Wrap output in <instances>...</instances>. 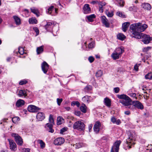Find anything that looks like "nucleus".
<instances>
[{
	"label": "nucleus",
	"mask_w": 152,
	"mask_h": 152,
	"mask_svg": "<svg viewBox=\"0 0 152 152\" xmlns=\"http://www.w3.org/2000/svg\"><path fill=\"white\" fill-rule=\"evenodd\" d=\"M23 12H24L26 17H28L29 15V11L28 10L26 9H24L23 10Z\"/></svg>",
	"instance_id": "nucleus-48"
},
{
	"label": "nucleus",
	"mask_w": 152,
	"mask_h": 152,
	"mask_svg": "<svg viewBox=\"0 0 152 152\" xmlns=\"http://www.w3.org/2000/svg\"><path fill=\"white\" fill-rule=\"evenodd\" d=\"M111 121L113 124H115L116 122V119L114 117H112L111 119Z\"/></svg>",
	"instance_id": "nucleus-54"
},
{
	"label": "nucleus",
	"mask_w": 152,
	"mask_h": 152,
	"mask_svg": "<svg viewBox=\"0 0 152 152\" xmlns=\"http://www.w3.org/2000/svg\"><path fill=\"white\" fill-rule=\"evenodd\" d=\"M41 67L42 70L43 72L46 74L49 68L48 64L45 61H44L41 64Z\"/></svg>",
	"instance_id": "nucleus-12"
},
{
	"label": "nucleus",
	"mask_w": 152,
	"mask_h": 152,
	"mask_svg": "<svg viewBox=\"0 0 152 152\" xmlns=\"http://www.w3.org/2000/svg\"><path fill=\"white\" fill-rule=\"evenodd\" d=\"M11 136L14 137L15 140L18 145H23V139L18 134L12 133L11 134Z\"/></svg>",
	"instance_id": "nucleus-6"
},
{
	"label": "nucleus",
	"mask_w": 152,
	"mask_h": 152,
	"mask_svg": "<svg viewBox=\"0 0 152 152\" xmlns=\"http://www.w3.org/2000/svg\"><path fill=\"white\" fill-rule=\"evenodd\" d=\"M102 75V72L101 70H98L96 73V76L97 77H100Z\"/></svg>",
	"instance_id": "nucleus-44"
},
{
	"label": "nucleus",
	"mask_w": 152,
	"mask_h": 152,
	"mask_svg": "<svg viewBox=\"0 0 152 152\" xmlns=\"http://www.w3.org/2000/svg\"><path fill=\"white\" fill-rule=\"evenodd\" d=\"M106 13L107 16L109 17H111L113 15V12L112 11L109 12L107 10L106 12Z\"/></svg>",
	"instance_id": "nucleus-39"
},
{
	"label": "nucleus",
	"mask_w": 152,
	"mask_h": 152,
	"mask_svg": "<svg viewBox=\"0 0 152 152\" xmlns=\"http://www.w3.org/2000/svg\"><path fill=\"white\" fill-rule=\"evenodd\" d=\"M64 141V139L62 137H59L56 139L54 142V144L56 145H61Z\"/></svg>",
	"instance_id": "nucleus-13"
},
{
	"label": "nucleus",
	"mask_w": 152,
	"mask_h": 152,
	"mask_svg": "<svg viewBox=\"0 0 152 152\" xmlns=\"http://www.w3.org/2000/svg\"><path fill=\"white\" fill-rule=\"evenodd\" d=\"M117 2V4L118 6L123 7L124 5V1L123 0H115Z\"/></svg>",
	"instance_id": "nucleus-32"
},
{
	"label": "nucleus",
	"mask_w": 152,
	"mask_h": 152,
	"mask_svg": "<svg viewBox=\"0 0 152 152\" xmlns=\"http://www.w3.org/2000/svg\"><path fill=\"white\" fill-rule=\"evenodd\" d=\"M83 12L84 13L87 14L91 12V8L89 7V5L86 4L84 5L83 7Z\"/></svg>",
	"instance_id": "nucleus-17"
},
{
	"label": "nucleus",
	"mask_w": 152,
	"mask_h": 152,
	"mask_svg": "<svg viewBox=\"0 0 152 152\" xmlns=\"http://www.w3.org/2000/svg\"><path fill=\"white\" fill-rule=\"evenodd\" d=\"M37 142L40 144V147L41 148H43L45 147V144L42 140H38Z\"/></svg>",
	"instance_id": "nucleus-36"
},
{
	"label": "nucleus",
	"mask_w": 152,
	"mask_h": 152,
	"mask_svg": "<svg viewBox=\"0 0 152 152\" xmlns=\"http://www.w3.org/2000/svg\"><path fill=\"white\" fill-rule=\"evenodd\" d=\"M33 29L36 33L37 35L39 34V31L37 27H34L33 28Z\"/></svg>",
	"instance_id": "nucleus-53"
},
{
	"label": "nucleus",
	"mask_w": 152,
	"mask_h": 152,
	"mask_svg": "<svg viewBox=\"0 0 152 152\" xmlns=\"http://www.w3.org/2000/svg\"><path fill=\"white\" fill-rule=\"evenodd\" d=\"M88 47L89 48H93L94 47L93 44L92 43H89L88 45Z\"/></svg>",
	"instance_id": "nucleus-62"
},
{
	"label": "nucleus",
	"mask_w": 152,
	"mask_h": 152,
	"mask_svg": "<svg viewBox=\"0 0 152 152\" xmlns=\"http://www.w3.org/2000/svg\"><path fill=\"white\" fill-rule=\"evenodd\" d=\"M124 113L126 115H129L130 114V113L129 111H126L124 112Z\"/></svg>",
	"instance_id": "nucleus-64"
},
{
	"label": "nucleus",
	"mask_w": 152,
	"mask_h": 152,
	"mask_svg": "<svg viewBox=\"0 0 152 152\" xmlns=\"http://www.w3.org/2000/svg\"><path fill=\"white\" fill-rule=\"evenodd\" d=\"M12 120L14 123H16L20 120V118L18 117H15L12 118Z\"/></svg>",
	"instance_id": "nucleus-40"
},
{
	"label": "nucleus",
	"mask_w": 152,
	"mask_h": 152,
	"mask_svg": "<svg viewBox=\"0 0 152 152\" xmlns=\"http://www.w3.org/2000/svg\"><path fill=\"white\" fill-rule=\"evenodd\" d=\"M147 27L148 26L146 24L139 23L131 24L130 26V31L133 35V37H134L137 35L136 34L137 33H139L140 34H142L140 32L144 31Z\"/></svg>",
	"instance_id": "nucleus-2"
},
{
	"label": "nucleus",
	"mask_w": 152,
	"mask_h": 152,
	"mask_svg": "<svg viewBox=\"0 0 152 152\" xmlns=\"http://www.w3.org/2000/svg\"><path fill=\"white\" fill-rule=\"evenodd\" d=\"M24 101L21 99H18L16 102V105L18 107H20L22 106L24 104Z\"/></svg>",
	"instance_id": "nucleus-22"
},
{
	"label": "nucleus",
	"mask_w": 152,
	"mask_h": 152,
	"mask_svg": "<svg viewBox=\"0 0 152 152\" xmlns=\"http://www.w3.org/2000/svg\"><path fill=\"white\" fill-rule=\"evenodd\" d=\"M31 12L34 14H36L37 16H39V15H38L39 12L38 10L37 9L32 8H31Z\"/></svg>",
	"instance_id": "nucleus-35"
},
{
	"label": "nucleus",
	"mask_w": 152,
	"mask_h": 152,
	"mask_svg": "<svg viewBox=\"0 0 152 152\" xmlns=\"http://www.w3.org/2000/svg\"><path fill=\"white\" fill-rule=\"evenodd\" d=\"M87 107L85 104H83L80 107L81 111L83 113H85L86 112Z\"/></svg>",
	"instance_id": "nucleus-29"
},
{
	"label": "nucleus",
	"mask_w": 152,
	"mask_h": 152,
	"mask_svg": "<svg viewBox=\"0 0 152 152\" xmlns=\"http://www.w3.org/2000/svg\"><path fill=\"white\" fill-rule=\"evenodd\" d=\"M49 121L50 122L49 124L53 125L54 124V120L53 117V115H49Z\"/></svg>",
	"instance_id": "nucleus-37"
},
{
	"label": "nucleus",
	"mask_w": 152,
	"mask_h": 152,
	"mask_svg": "<svg viewBox=\"0 0 152 152\" xmlns=\"http://www.w3.org/2000/svg\"><path fill=\"white\" fill-rule=\"evenodd\" d=\"M115 51L121 56L122 53L124 52V50L123 48H118Z\"/></svg>",
	"instance_id": "nucleus-33"
},
{
	"label": "nucleus",
	"mask_w": 152,
	"mask_h": 152,
	"mask_svg": "<svg viewBox=\"0 0 152 152\" xmlns=\"http://www.w3.org/2000/svg\"><path fill=\"white\" fill-rule=\"evenodd\" d=\"M117 38L120 40H123L126 38V37L121 33H119L117 35Z\"/></svg>",
	"instance_id": "nucleus-34"
},
{
	"label": "nucleus",
	"mask_w": 152,
	"mask_h": 152,
	"mask_svg": "<svg viewBox=\"0 0 152 152\" xmlns=\"http://www.w3.org/2000/svg\"><path fill=\"white\" fill-rule=\"evenodd\" d=\"M117 97L119 99H122L119 101L120 103L132 110H134L135 109L134 101L132 102V100L127 95L124 94L118 95Z\"/></svg>",
	"instance_id": "nucleus-1"
},
{
	"label": "nucleus",
	"mask_w": 152,
	"mask_h": 152,
	"mask_svg": "<svg viewBox=\"0 0 152 152\" xmlns=\"http://www.w3.org/2000/svg\"><path fill=\"white\" fill-rule=\"evenodd\" d=\"M88 60L90 63H92L94 60V58L92 56H89L88 58Z\"/></svg>",
	"instance_id": "nucleus-49"
},
{
	"label": "nucleus",
	"mask_w": 152,
	"mask_h": 152,
	"mask_svg": "<svg viewBox=\"0 0 152 152\" xmlns=\"http://www.w3.org/2000/svg\"><path fill=\"white\" fill-rule=\"evenodd\" d=\"M62 101H63L62 99L57 98V104L59 106H60V105L61 104Z\"/></svg>",
	"instance_id": "nucleus-50"
},
{
	"label": "nucleus",
	"mask_w": 152,
	"mask_h": 152,
	"mask_svg": "<svg viewBox=\"0 0 152 152\" xmlns=\"http://www.w3.org/2000/svg\"><path fill=\"white\" fill-rule=\"evenodd\" d=\"M101 126V123L99 121H98L96 122L93 128L94 131L97 134L99 132L100 130L99 128Z\"/></svg>",
	"instance_id": "nucleus-11"
},
{
	"label": "nucleus",
	"mask_w": 152,
	"mask_h": 152,
	"mask_svg": "<svg viewBox=\"0 0 152 152\" xmlns=\"http://www.w3.org/2000/svg\"><path fill=\"white\" fill-rule=\"evenodd\" d=\"M27 90H20L19 91L18 95L19 97L24 96L26 97L27 96Z\"/></svg>",
	"instance_id": "nucleus-19"
},
{
	"label": "nucleus",
	"mask_w": 152,
	"mask_h": 152,
	"mask_svg": "<svg viewBox=\"0 0 152 152\" xmlns=\"http://www.w3.org/2000/svg\"><path fill=\"white\" fill-rule=\"evenodd\" d=\"M54 8V6H51L48 9V11L47 12V13L48 14L51 15H53L51 14V12L53 10Z\"/></svg>",
	"instance_id": "nucleus-38"
},
{
	"label": "nucleus",
	"mask_w": 152,
	"mask_h": 152,
	"mask_svg": "<svg viewBox=\"0 0 152 152\" xmlns=\"http://www.w3.org/2000/svg\"><path fill=\"white\" fill-rule=\"evenodd\" d=\"M85 125L84 123L80 121L75 122L74 124L73 128L74 129L79 131H83L85 129Z\"/></svg>",
	"instance_id": "nucleus-4"
},
{
	"label": "nucleus",
	"mask_w": 152,
	"mask_h": 152,
	"mask_svg": "<svg viewBox=\"0 0 152 152\" xmlns=\"http://www.w3.org/2000/svg\"><path fill=\"white\" fill-rule=\"evenodd\" d=\"M141 7L144 9L148 10H150L151 8V7L150 4L148 3H143L141 5Z\"/></svg>",
	"instance_id": "nucleus-18"
},
{
	"label": "nucleus",
	"mask_w": 152,
	"mask_h": 152,
	"mask_svg": "<svg viewBox=\"0 0 152 152\" xmlns=\"http://www.w3.org/2000/svg\"><path fill=\"white\" fill-rule=\"evenodd\" d=\"M130 96L133 97H134L135 99H137V97L136 96V94L135 93H132L129 94H128Z\"/></svg>",
	"instance_id": "nucleus-51"
},
{
	"label": "nucleus",
	"mask_w": 152,
	"mask_h": 152,
	"mask_svg": "<svg viewBox=\"0 0 152 152\" xmlns=\"http://www.w3.org/2000/svg\"><path fill=\"white\" fill-rule=\"evenodd\" d=\"M53 24V22H47V24L45 26V29L47 30H50V29L51 28Z\"/></svg>",
	"instance_id": "nucleus-24"
},
{
	"label": "nucleus",
	"mask_w": 152,
	"mask_h": 152,
	"mask_svg": "<svg viewBox=\"0 0 152 152\" xmlns=\"http://www.w3.org/2000/svg\"><path fill=\"white\" fill-rule=\"evenodd\" d=\"M130 25L129 22H126L122 24V30L124 32H126L129 26Z\"/></svg>",
	"instance_id": "nucleus-20"
},
{
	"label": "nucleus",
	"mask_w": 152,
	"mask_h": 152,
	"mask_svg": "<svg viewBox=\"0 0 152 152\" xmlns=\"http://www.w3.org/2000/svg\"><path fill=\"white\" fill-rule=\"evenodd\" d=\"M44 46L42 45L37 48L36 52L37 55H39L43 53L44 51Z\"/></svg>",
	"instance_id": "nucleus-21"
},
{
	"label": "nucleus",
	"mask_w": 152,
	"mask_h": 152,
	"mask_svg": "<svg viewBox=\"0 0 152 152\" xmlns=\"http://www.w3.org/2000/svg\"><path fill=\"white\" fill-rule=\"evenodd\" d=\"M45 115L42 112H39L36 115V118L38 121H42L45 118Z\"/></svg>",
	"instance_id": "nucleus-16"
},
{
	"label": "nucleus",
	"mask_w": 152,
	"mask_h": 152,
	"mask_svg": "<svg viewBox=\"0 0 152 152\" xmlns=\"http://www.w3.org/2000/svg\"><path fill=\"white\" fill-rule=\"evenodd\" d=\"M134 106L135 109L137 108L140 110H142L144 107L142 104L140 102L138 101H134Z\"/></svg>",
	"instance_id": "nucleus-15"
},
{
	"label": "nucleus",
	"mask_w": 152,
	"mask_h": 152,
	"mask_svg": "<svg viewBox=\"0 0 152 152\" xmlns=\"http://www.w3.org/2000/svg\"><path fill=\"white\" fill-rule=\"evenodd\" d=\"M151 56V55L148 53H147V54L145 55V57L147 60H148V58Z\"/></svg>",
	"instance_id": "nucleus-60"
},
{
	"label": "nucleus",
	"mask_w": 152,
	"mask_h": 152,
	"mask_svg": "<svg viewBox=\"0 0 152 152\" xmlns=\"http://www.w3.org/2000/svg\"><path fill=\"white\" fill-rule=\"evenodd\" d=\"M67 128H62L60 131V133L63 134V133L67 130Z\"/></svg>",
	"instance_id": "nucleus-55"
},
{
	"label": "nucleus",
	"mask_w": 152,
	"mask_h": 152,
	"mask_svg": "<svg viewBox=\"0 0 152 152\" xmlns=\"http://www.w3.org/2000/svg\"><path fill=\"white\" fill-rule=\"evenodd\" d=\"M80 114L81 113L80 111H75V114L77 116H80Z\"/></svg>",
	"instance_id": "nucleus-59"
},
{
	"label": "nucleus",
	"mask_w": 152,
	"mask_h": 152,
	"mask_svg": "<svg viewBox=\"0 0 152 152\" xmlns=\"http://www.w3.org/2000/svg\"><path fill=\"white\" fill-rule=\"evenodd\" d=\"M121 123V121L120 119H118L117 120H116V122H115V124L117 125H119Z\"/></svg>",
	"instance_id": "nucleus-58"
},
{
	"label": "nucleus",
	"mask_w": 152,
	"mask_h": 152,
	"mask_svg": "<svg viewBox=\"0 0 152 152\" xmlns=\"http://www.w3.org/2000/svg\"><path fill=\"white\" fill-rule=\"evenodd\" d=\"M135 37H134L138 39H142V42L145 44H148L149 43L151 40H152V38L148 35L142 34H140L137 33Z\"/></svg>",
	"instance_id": "nucleus-3"
},
{
	"label": "nucleus",
	"mask_w": 152,
	"mask_h": 152,
	"mask_svg": "<svg viewBox=\"0 0 152 152\" xmlns=\"http://www.w3.org/2000/svg\"><path fill=\"white\" fill-rule=\"evenodd\" d=\"M16 24L17 25H19L21 23L20 20L19 18L16 16H13Z\"/></svg>",
	"instance_id": "nucleus-31"
},
{
	"label": "nucleus",
	"mask_w": 152,
	"mask_h": 152,
	"mask_svg": "<svg viewBox=\"0 0 152 152\" xmlns=\"http://www.w3.org/2000/svg\"><path fill=\"white\" fill-rule=\"evenodd\" d=\"M8 140L9 142L10 149L12 151H15L17 150V146L15 143L12 140L8 139Z\"/></svg>",
	"instance_id": "nucleus-9"
},
{
	"label": "nucleus",
	"mask_w": 152,
	"mask_h": 152,
	"mask_svg": "<svg viewBox=\"0 0 152 152\" xmlns=\"http://www.w3.org/2000/svg\"><path fill=\"white\" fill-rule=\"evenodd\" d=\"M28 22L30 24H36L37 23V20L35 18H29Z\"/></svg>",
	"instance_id": "nucleus-26"
},
{
	"label": "nucleus",
	"mask_w": 152,
	"mask_h": 152,
	"mask_svg": "<svg viewBox=\"0 0 152 152\" xmlns=\"http://www.w3.org/2000/svg\"><path fill=\"white\" fill-rule=\"evenodd\" d=\"M146 79H151L152 78V73L150 72L146 75L145 76Z\"/></svg>",
	"instance_id": "nucleus-41"
},
{
	"label": "nucleus",
	"mask_w": 152,
	"mask_h": 152,
	"mask_svg": "<svg viewBox=\"0 0 152 152\" xmlns=\"http://www.w3.org/2000/svg\"><path fill=\"white\" fill-rule=\"evenodd\" d=\"M117 15L120 17L124 18L126 17L125 15L123 14L121 12H118L117 13Z\"/></svg>",
	"instance_id": "nucleus-45"
},
{
	"label": "nucleus",
	"mask_w": 152,
	"mask_h": 152,
	"mask_svg": "<svg viewBox=\"0 0 152 152\" xmlns=\"http://www.w3.org/2000/svg\"><path fill=\"white\" fill-rule=\"evenodd\" d=\"M92 89V87L91 86H86L84 88L86 91H88L91 90Z\"/></svg>",
	"instance_id": "nucleus-46"
},
{
	"label": "nucleus",
	"mask_w": 152,
	"mask_h": 152,
	"mask_svg": "<svg viewBox=\"0 0 152 152\" xmlns=\"http://www.w3.org/2000/svg\"><path fill=\"white\" fill-rule=\"evenodd\" d=\"M104 102L105 104L108 107H110L111 105V101L108 98L106 97L104 99Z\"/></svg>",
	"instance_id": "nucleus-23"
},
{
	"label": "nucleus",
	"mask_w": 152,
	"mask_h": 152,
	"mask_svg": "<svg viewBox=\"0 0 152 152\" xmlns=\"http://www.w3.org/2000/svg\"><path fill=\"white\" fill-rule=\"evenodd\" d=\"M134 68L135 70L138 71V66L137 64L135 65L134 67Z\"/></svg>",
	"instance_id": "nucleus-63"
},
{
	"label": "nucleus",
	"mask_w": 152,
	"mask_h": 152,
	"mask_svg": "<svg viewBox=\"0 0 152 152\" xmlns=\"http://www.w3.org/2000/svg\"><path fill=\"white\" fill-rule=\"evenodd\" d=\"M18 52L20 55H23L24 53L23 48L21 47H19L18 48Z\"/></svg>",
	"instance_id": "nucleus-42"
},
{
	"label": "nucleus",
	"mask_w": 152,
	"mask_h": 152,
	"mask_svg": "<svg viewBox=\"0 0 152 152\" xmlns=\"http://www.w3.org/2000/svg\"><path fill=\"white\" fill-rule=\"evenodd\" d=\"M64 121V119L62 117L59 116L57 118V124L58 125H60Z\"/></svg>",
	"instance_id": "nucleus-30"
},
{
	"label": "nucleus",
	"mask_w": 152,
	"mask_h": 152,
	"mask_svg": "<svg viewBox=\"0 0 152 152\" xmlns=\"http://www.w3.org/2000/svg\"><path fill=\"white\" fill-rule=\"evenodd\" d=\"M27 82V81L25 80H21L20 82H19V84L21 85H23L24 84H26V83Z\"/></svg>",
	"instance_id": "nucleus-52"
},
{
	"label": "nucleus",
	"mask_w": 152,
	"mask_h": 152,
	"mask_svg": "<svg viewBox=\"0 0 152 152\" xmlns=\"http://www.w3.org/2000/svg\"><path fill=\"white\" fill-rule=\"evenodd\" d=\"M90 96H85L83 97L82 100L84 102L88 103L90 102Z\"/></svg>",
	"instance_id": "nucleus-27"
},
{
	"label": "nucleus",
	"mask_w": 152,
	"mask_h": 152,
	"mask_svg": "<svg viewBox=\"0 0 152 152\" xmlns=\"http://www.w3.org/2000/svg\"><path fill=\"white\" fill-rule=\"evenodd\" d=\"M96 16L94 14H92L86 16L88 21L90 22H92L94 21V19L95 18Z\"/></svg>",
	"instance_id": "nucleus-25"
},
{
	"label": "nucleus",
	"mask_w": 152,
	"mask_h": 152,
	"mask_svg": "<svg viewBox=\"0 0 152 152\" xmlns=\"http://www.w3.org/2000/svg\"><path fill=\"white\" fill-rule=\"evenodd\" d=\"M53 125L49 124V123H47L45 125L44 127L46 131L49 132L53 133L54 132V129H53Z\"/></svg>",
	"instance_id": "nucleus-10"
},
{
	"label": "nucleus",
	"mask_w": 152,
	"mask_h": 152,
	"mask_svg": "<svg viewBox=\"0 0 152 152\" xmlns=\"http://www.w3.org/2000/svg\"><path fill=\"white\" fill-rule=\"evenodd\" d=\"M114 90L115 92L117 93L119 92L120 89L119 88L115 87L114 88Z\"/></svg>",
	"instance_id": "nucleus-56"
},
{
	"label": "nucleus",
	"mask_w": 152,
	"mask_h": 152,
	"mask_svg": "<svg viewBox=\"0 0 152 152\" xmlns=\"http://www.w3.org/2000/svg\"><path fill=\"white\" fill-rule=\"evenodd\" d=\"M121 141V140H117L114 143L111 149V152H118L119 146Z\"/></svg>",
	"instance_id": "nucleus-7"
},
{
	"label": "nucleus",
	"mask_w": 152,
	"mask_h": 152,
	"mask_svg": "<svg viewBox=\"0 0 152 152\" xmlns=\"http://www.w3.org/2000/svg\"><path fill=\"white\" fill-rule=\"evenodd\" d=\"M92 126H93V125H92V124H90L88 126V129L89 131V132H90L92 128Z\"/></svg>",
	"instance_id": "nucleus-61"
},
{
	"label": "nucleus",
	"mask_w": 152,
	"mask_h": 152,
	"mask_svg": "<svg viewBox=\"0 0 152 152\" xmlns=\"http://www.w3.org/2000/svg\"><path fill=\"white\" fill-rule=\"evenodd\" d=\"M101 20L102 23L106 27L108 28L110 27V23L105 16H103L101 17Z\"/></svg>",
	"instance_id": "nucleus-14"
},
{
	"label": "nucleus",
	"mask_w": 152,
	"mask_h": 152,
	"mask_svg": "<svg viewBox=\"0 0 152 152\" xmlns=\"http://www.w3.org/2000/svg\"><path fill=\"white\" fill-rule=\"evenodd\" d=\"M120 56L115 51L111 55V57L114 60L118 59Z\"/></svg>",
	"instance_id": "nucleus-28"
},
{
	"label": "nucleus",
	"mask_w": 152,
	"mask_h": 152,
	"mask_svg": "<svg viewBox=\"0 0 152 152\" xmlns=\"http://www.w3.org/2000/svg\"><path fill=\"white\" fill-rule=\"evenodd\" d=\"M71 104L73 106L76 105L77 107H79L80 106V103L77 101H73L71 102Z\"/></svg>",
	"instance_id": "nucleus-43"
},
{
	"label": "nucleus",
	"mask_w": 152,
	"mask_h": 152,
	"mask_svg": "<svg viewBox=\"0 0 152 152\" xmlns=\"http://www.w3.org/2000/svg\"><path fill=\"white\" fill-rule=\"evenodd\" d=\"M135 9V7L134 6H132L129 7V10L130 11H133Z\"/></svg>",
	"instance_id": "nucleus-57"
},
{
	"label": "nucleus",
	"mask_w": 152,
	"mask_h": 152,
	"mask_svg": "<svg viewBox=\"0 0 152 152\" xmlns=\"http://www.w3.org/2000/svg\"><path fill=\"white\" fill-rule=\"evenodd\" d=\"M135 138L134 137L132 134H131L128 138L126 140V143L127 148L130 149L132 148V146L134 145V142Z\"/></svg>",
	"instance_id": "nucleus-5"
},
{
	"label": "nucleus",
	"mask_w": 152,
	"mask_h": 152,
	"mask_svg": "<svg viewBox=\"0 0 152 152\" xmlns=\"http://www.w3.org/2000/svg\"><path fill=\"white\" fill-rule=\"evenodd\" d=\"M40 109V108L32 105H29L28 107V110L32 113L37 112Z\"/></svg>",
	"instance_id": "nucleus-8"
},
{
	"label": "nucleus",
	"mask_w": 152,
	"mask_h": 152,
	"mask_svg": "<svg viewBox=\"0 0 152 152\" xmlns=\"http://www.w3.org/2000/svg\"><path fill=\"white\" fill-rule=\"evenodd\" d=\"M151 48L150 47H145L143 49L142 51L144 52H146L148 51L149 50L151 49Z\"/></svg>",
	"instance_id": "nucleus-47"
}]
</instances>
